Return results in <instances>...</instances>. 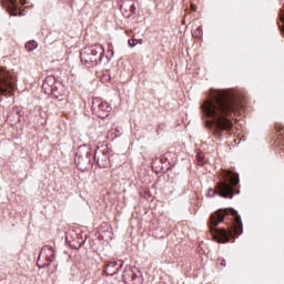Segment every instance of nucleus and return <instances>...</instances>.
Masks as SVG:
<instances>
[{
    "instance_id": "nucleus-18",
    "label": "nucleus",
    "mask_w": 284,
    "mask_h": 284,
    "mask_svg": "<svg viewBox=\"0 0 284 284\" xmlns=\"http://www.w3.org/2000/svg\"><path fill=\"white\" fill-rule=\"evenodd\" d=\"M52 97H54V99H58V101H63V98H60V97L57 95L54 92H52Z\"/></svg>"
},
{
    "instance_id": "nucleus-1",
    "label": "nucleus",
    "mask_w": 284,
    "mask_h": 284,
    "mask_svg": "<svg viewBox=\"0 0 284 284\" xmlns=\"http://www.w3.org/2000/svg\"><path fill=\"white\" fill-rule=\"evenodd\" d=\"M203 114L212 120L207 125L213 130L216 136H221L222 130H232V118L236 110V98L230 91L212 89L209 99L201 105Z\"/></svg>"
},
{
    "instance_id": "nucleus-6",
    "label": "nucleus",
    "mask_w": 284,
    "mask_h": 284,
    "mask_svg": "<svg viewBox=\"0 0 284 284\" xmlns=\"http://www.w3.org/2000/svg\"><path fill=\"white\" fill-rule=\"evenodd\" d=\"M92 110L93 114L99 119H106V116H110V112H112V106L108 102H100L98 104L93 102Z\"/></svg>"
},
{
    "instance_id": "nucleus-16",
    "label": "nucleus",
    "mask_w": 284,
    "mask_h": 284,
    "mask_svg": "<svg viewBox=\"0 0 284 284\" xmlns=\"http://www.w3.org/2000/svg\"><path fill=\"white\" fill-rule=\"evenodd\" d=\"M206 196L209 199H213V196H216V190L214 189H209L207 193H206Z\"/></svg>"
},
{
    "instance_id": "nucleus-4",
    "label": "nucleus",
    "mask_w": 284,
    "mask_h": 284,
    "mask_svg": "<svg viewBox=\"0 0 284 284\" xmlns=\"http://www.w3.org/2000/svg\"><path fill=\"white\" fill-rule=\"evenodd\" d=\"M103 54L105 49L101 44H93L84 48L80 53V59L85 65H97L100 61H103Z\"/></svg>"
},
{
    "instance_id": "nucleus-11",
    "label": "nucleus",
    "mask_w": 284,
    "mask_h": 284,
    "mask_svg": "<svg viewBox=\"0 0 284 284\" xmlns=\"http://www.w3.org/2000/svg\"><path fill=\"white\" fill-rule=\"evenodd\" d=\"M122 3L120 4L121 10L130 11V12H135L136 7L134 6V1L132 0H121Z\"/></svg>"
},
{
    "instance_id": "nucleus-5",
    "label": "nucleus",
    "mask_w": 284,
    "mask_h": 284,
    "mask_svg": "<svg viewBox=\"0 0 284 284\" xmlns=\"http://www.w3.org/2000/svg\"><path fill=\"white\" fill-rule=\"evenodd\" d=\"M14 90V78L6 69L0 68V94L3 97Z\"/></svg>"
},
{
    "instance_id": "nucleus-19",
    "label": "nucleus",
    "mask_w": 284,
    "mask_h": 284,
    "mask_svg": "<svg viewBox=\"0 0 284 284\" xmlns=\"http://www.w3.org/2000/svg\"><path fill=\"white\" fill-rule=\"evenodd\" d=\"M221 265L225 266V260H223V261L221 262Z\"/></svg>"
},
{
    "instance_id": "nucleus-10",
    "label": "nucleus",
    "mask_w": 284,
    "mask_h": 284,
    "mask_svg": "<svg viewBox=\"0 0 284 284\" xmlns=\"http://www.w3.org/2000/svg\"><path fill=\"white\" fill-rule=\"evenodd\" d=\"M40 256H45L47 261H49V263H52V261H54V250L52 248V246H44L40 251Z\"/></svg>"
},
{
    "instance_id": "nucleus-9",
    "label": "nucleus",
    "mask_w": 284,
    "mask_h": 284,
    "mask_svg": "<svg viewBox=\"0 0 284 284\" xmlns=\"http://www.w3.org/2000/svg\"><path fill=\"white\" fill-rule=\"evenodd\" d=\"M94 159L100 168H108L110 165V156L102 151H95Z\"/></svg>"
},
{
    "instance_id": "nucleus-12",
    "label": "nucleus",
    "mask_w": 284,
    "mask_h": 284,
    "mask_svg": "<svg viewBox=\"0 0 284 284\" xmlns=\"http://www.w3.org/2000/svg\"><path fill=\"white\" fill-rule=\"evenodd\" d=\"M118 263L116 262H109L106 267H105V274L109 276H113V274H116L121 267H123V264H121L118 268L113 270V267H116Z\"/></svg>"
},
{
    "instance_id": "nucleus-13",
    "label": "nucleus",
    "mask_w": 284,
    "mask_h": 284,
    "mask_svg": "<svg viewBox=\"0 0 284 284\" xmlns=\"http://www.w3.org/2000/svg\"><path fill=\"white\" fill-rule=\"evenodd\" d=\"M26 48H27V50H29V52H32V50H37V48H39V43H37V41L32 40L26 44Z\"/></svg>"
},
{
    "instance_id": "nucleus-7",
    "label": "nucleus",
    "mask_w": 284,
    "mask_h": 284,
    "mask_svg": "<svg viewBox=\"0 0 284 284\" xmlns=\"http://www.w3.org/2000/svg\"><path fill=\"white\" fill-rule=\"evenodd\" d=\"M77 161L80 168H89L90 163H92L90 151L80 146L77 153Z\"/></svg>"
},
{
    "instance_id": "nucleus-8",
    "label": "nucleus",
    "mask_w": 284,
    "mask_h": 284,
    "mask_svg": "<svg viewBox=\"0 0 284 284\" xmlns=\"http://www.w3.org/2000/svg\"><path fill=\"white\" fill-rule=\"evenodd\" d=\"M122 280L125 284H141L142 280L138 276L132 267H126L122 273Z\"/></svg>"
},
{
    "instance_id": "nucleus-3",
    "label": "nucleus",
    "mask_w": 284,
    "mask_h": 284,
    "mask_svg": "<svg viewBox=\"0 0 284 284\" xmlns=\"http://www.w3.org/2000/svg\"><path fill=\"white\" fill-rule=\"evenodd\" d=\"M221 176L223 181L217 183V192L222 199H232L234 196V186L239 185V175L231 170H222Z\"/></svg>"
},
{
    "instance_id": "nucleus-15",
    "label": "nucleus",
    "mask_w": 284,
    "mask_h": 284,
    "mask_svg": "<svg viewBox=\"0 0 284 284\" xmlns=\"http://www.w3.org/2000/svg\"><path fill=\"white\" fill-rule=\"evenodd\" d=\"M8 3V8H11L12 10H17L19 8L18 0H6Z\"/></svg>"
},
{
    "instance_id": "nucleus-17",
    "label": "nucleus",
    "mask_w": 284,
    "mask_h": 284,
    "mask_svg": "<svg viewBox=\"0 0 284 284\" xmlns=\"http://www.w3.org/2000/svg\"><path fill=\"white\" fill-rule=\"evenodd\" d=\"M108 54H110V55H106V59H112V57H114V50H112V49H108Z\"/></svg>"
},
{
    "instance_id": "nucleus-2",
    "label": "nucleus",
    "mask_w": 284,
    "mask_h": 284,
    "mask_svg": "<svg viewBox=\"0 0 284 284\" xmlns=\"http://www.w3.org/2000/svg\"><path fill=\"white\" fill-rule=\"evenodd\" d=\"M210 227L212 236L217 243H227L243 234V221L234 209L214 212L210 217Z\"/></svg>"
},
{
    "instance_id": "nucleus-14",
    "label": "nucleus",
    "mask_w": 284,
    "mask_h": 284,
    "mask_svg": "<svg viewBox=\"0 0 284 284\" xmlns=\"http://www.w3.org/2000/svg\"><path fill=\"white\" fill-rule=\"evenodd\" d=\"M139 43L142 44L143 43V39H134V38H132V39H130L128 41V44L130 45V48H135V45H139Z\"/></svg>"
}]
</instances>
